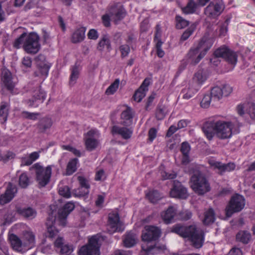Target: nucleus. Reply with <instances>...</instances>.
I'll list each match as a JSON object with an SVG mask.
<instances>
[{"label": "nucleus", "mask_w": 255, "mask_h": 255, "mask_svg": "<svg viewBox=\"0 0 255 255\" xmlns=\"http://www.w3.org/2000/svg\"><path fill=\"white\" fill-rule=\"evenodd\" d=\"M78 163V159L77 158L70 160L67 165L66 175H71L77 170V164Z\"/></svg>", "instance_id": "obj_40"}, {"label": "nucleus", "mask_w": 255, "mask_h": 255, "mask_svg": "<svg viewBox=\"0 0 255 255\" xmlns=\"http://www.w3.org/2000/svg\"><path fill=\"white\" fill-rule=\"evenodd\" d=\"M222 6L218 3L211 2L205 8L204 13L210 18H215L222 12Z\"/></svg>", "instance_id": "obj_23"}, {"label": "nucleus", "mask_w": 255, "mask_h": 255, "mask_svg": "<svg viewBox=\"0 0 255 255\" xmlns=\"http://www.w3.org/2000/svg\"><path fill=\"white\" fill-rule=\"evenodd\" d=\"M192 217V213L189 211L181 212L179 214V218L183 221L189 220Z\"/></svg>", "instance_id": "obj_60"}, {"label": "nucleus", "mask_w": 255, "mask_h": 255, "mask_svg": "<svg viewBox=\"0 0 255 255\" xmlns=\"http://www.w3.org/2000/svg\"><path fill=\"white\" fill-rule=\"evenodd\" d=\"M171 231L182 237L188 238L196 248H201L204 242V233L195 225L183 226L180 224L173 226Z\"/></svg>", "instance_id": "obj_1"}, {"label": "nucleus", "mask_w": 255, "mask_h": 255, "mask_svg": "<svg viewBox=\"0 0 255 255\" xmlns=\"http://www.w3.org/2000/svg\"><path fill=\"white\" fill-rule=\"evenodd\" d=\"M209 163L211 166L214 167L215 169H218V173L220 175H223L225 172L233 171L236 167V165L233 162L225 164L219 161L211 160L209 161Z\"/></svg>", "instance_id": "obj_17"}, {"label": "nucleus", "mask_w": 255, "mask_h": 255, "mask_svg": "<svg viewBox=\"0 0 255 255\" xmlns=\"http://www.w3.org/2000/svg\"><path fill=\"white\" fill-rule=\"evenodd\" d=\"M146 196L149 201L152 203H156L162 198V196L157 190H152L146 194Z\"/></svg>", "instance_id": "obj_39"}, {"label": "nucleus", "mask_w": 255, "mask_h": 255, "mask_svg": "<svg viewBox=\"0 0 255 255\" xmlns=\"http://www.w3.org/2000/svg\"><path fill=\"white\" fill-rule=\"evenodd\" d=\"M198 88H195L192 86L188 89H184L182 90L183 94V98L184 99H189L192 98L197 92Z\"/></svg>", "instance_id": "obj_41"}, {"label": "nucleus", "mask_w": 255, "mask_h": 255, "mask_svg": "<svg viewBox=\"0 0 255 255\" xmlns=\"http://www.w3.org/2000/svg\"><path fill=\"white\" fill-rule=\"evenodd\" d=\"M2 156V161L6 162L8 160L13 159L15 154L13 152L10 151H7Z\"/></svg>", "instance_id": "obj_62"}, {"label": "nucleus", "mask_w": 255, "mask_h": 255, "mask_svg": "<svg viewBox=\"0 0 255 255\" xmlns=\"http://www.w3.org/2000/svg\"><path fill=\"white\" fill-rule=\"evenodd\" d=\"M45 97V93L38 86L37 89L34 91L32 98L27 100L26 103L29 107H37L39 104L43 102Z\"/></svg>", "instance_id": "obj_15"}, {"label": "nucleus", "mask_w": 255, "mask_h": 255, "mask_svg": "<svg viewBox=\"0 0 255 255\" xmlns=\"http://www.w3.org/2000/svg\"><path fill=\"white\" fill-rule=\"evenodd\" d=\"M53 125L51 118L44 117L41 118L36 125L37 129L40 133H45L49 130Z\"/></svg>", "instance_id": "obj_26"}, {"label": "nucleus", "mask_w": 255, "mask_h": 255, "mask_svg": "<svg viewBox=\"0 0 255 255\" xmlns=\"http://www.w3.org/2000/svg\"><path fill=\"white\" fill-rule=\"evenodd\" d=\"M191 171L190 186L193 190L199 195H204L209 192L211 187L205 174L198 167L193 168Z\"/></svg>", "instance_id": "obj_2"}, {"label": "nucleus", "mask_w": 255, "mask_h": 255, "mask_svg": "<svg viewBox=\"0 0 255 255\" xmlns=\"http://www.w3.org/2000/svg\"><path fill=\"white\" fill-rule=\"evenodd\" d=\"M24 239L27 241V244L32 245L35 242V236L32 232L26 231L24 234Z\"/></svg>", "instance_id": "obj_55"}, {"label": "nucleus", "mask_w": 255, "mask_h": 255, "mask_svg": "<svg viewBox=\"0 0 255 255\" xmlns=\"http://www.w3.org/2000/svg\"><path fill=\"white\" fill-rule=\"evenodd\" d=\"M176 27L177 29H182L189 24V21L185 19L179 15H176L175 17Z\"/></svg>", "instance_id": "obj_46"}, {"label": "nucleus", "mask_w": 255, "mask_h": 255, "mask_svg": "<svg viewBox=\"0 0 255 255\" xmlns=\"http://www.w3.org/2000/svg\"><path fill=\"white\" fill-rule=\"evenodd\" d=\"M170 196L180 199H186L188 196L187 189L180 182H174L173 188L170 191Z\"/></svg>", "instance_id": "obj_16"}, {"label": "nucleus", "mask_w": 255, "mask_h": 255, "mask_svg": "<svg viewBox=\"0 0 255 255\" xmlns=\"http://www.w3.org/2000/svg\"><path fill=\"white\" fill-rule=\"evenodd\" d=\"M211 40L206 37H203L198 44L192 47L187 54L189 62L196 65L205 56L207 52L212 46Z\"/></svg>", "instance_id": "obj_3"}, {"label": "nucleus", "mask_w": 255, "mask_h": 255, "mask_svg": "<svg viewBox=\"0 0 255 255\" xmlns=\"http://www.w3.org/2000/svg\"><path fill=\"white\" fill-rule=\"evenodd\" d=\"M86 30V29L84 27L77 28L71 35V42L73 43H78L83 41L85 38Z\"/></svg>", "instance_id": "obj_29"}, {"label": "nucleus", "mask_w": 255, "mask_h": 255, "mask_svg": "<svg viewBox=\"0 0 255 255\" xmlns=\"http://www.w3.org/2000/svg\"><path fill=\"white\" fill-rule=\"evenodd\" d=\"M75 208V205L72 202H68L58 211V220L59 224L62 226H65L66 223V219L68 215Z\"/></svg>", "instance_id": "obj_18"}, {"label": "nucleus", "mask_w": 255, "mask_h": 255, "mask_svg": "<svg viewBox=\"0 0 255 255\" xmlns=\"http://www.w3.org/2000/svg\"><path fill=\"white\" fill-rule=\"evenodd\" d=\"M217 119L210 118L203 125L202 129L206 137L212 140L216 133Z\"/></svg>", "instance_id": "obj_14"}, {"label": "nucleus", "mask_w": 255, "mask_h": 255, "mask_svg": "<svg viewBox=\"0 0 255 255\" xmlns=\"http://www.w3.org/2000/svg\"><path fill=\"white\" fill-rule=\"evenodd\" d=\"M166 107L162 105H158L156 111V118L158 120H162L167 114Z\"/></svg>", "instance_id": "obj_43"}, {"label": "nucleus", "mask_w": 255, "mask_h": 255, "mask_svg": "<svg viewBox=\"0 0 255 255\" xmlns=\"http://www.w3.org/2000/svg\"><path fill=\"white\" fill-rule=\"evenodd\" d=\"M39 115L38 113H30L27 111H23L21 113V116L23 119L31 120H36Z\"/></svg>", "instance_id": "obj_50"}, {"label": "nucleus", "mask_w": 255, "mask_h": 255, "mask_svg": "<svg viewBox=\"0 0 255 255\" xmlns=\"http://www.w3.org/2000/svg\"><path fill=\"white\" fill-rule=\"evenodd\" d=\"M133 114L132 109L127 107L121 114V125L127 127L131 125L133 121Z\"/></svg>", "instance_id": "obj_25"}, {"label": "nucleus", "mask_w": 255, "mask_h": 255, "mask_svg": "<svg viewBox=\"0 0 255 255\" xmlns=\"http://www.w3.org/2000/svg\"><path fill=\"white\" fill-rule=\"evenodd\" d=\"M199 4L194 0H189L186 5L182 8V12L185 14H192L196 11Z\"/></svg>", "instance_id": "obj_36"}, {"label": "nucleus", "mask_w": 255, "mask_h": 255, "mask_svg": "<svg viewBox=\"0 0 255 255\" xmlns=\"http://www.w3.org/2000/svg\"><path fill=\"white\" fill-rule=\"evenodd\" d=\"M79 75V71L76 66H74L72 68L71 74L70 76L69 83L71 85H73L76 83L77 79Z\"/></svg>", "instance_id": "obj_47"}, {"label": "nucleus", "mask_w": 255, "mask_h": 255, "mask_svg": "<svg viewBox=\"0 0 255 255\" xmlns=\"http://www.w3.org/2000/svg\"><path fill=\"white\" fill-rule=\"evenodd\" d=\"M196 25L195 24H191L190 26L183 32L181 36L180 40L181 41H185L187 40L194 31L196 29Z\"/></svg>", "instance_id": "obj_48"}, {"label": "nucleus", "mask_w": 255, "mask_h": 255, "mask_svg": "<svg viewBox=\"0 0 255 255\" xmlns=\"http://www.w3.org/2000/svg\"><path fill=\"white\" fill-rule=\"evenodd\" d=\"M206 76L203 74L202 71H198L194 75L193 78L194 83L192 86L195 88H198L199 90L201 86L206 80Z\"/></svg>", "instance_id": "obj_34"}, {"label": "nucleus", "mask_w": 255, "mask_h": 255, "mask_svg": "<svg viewBox=\"0 0 255 255\" xmlns=\"http://www.w3.org/2000/svg\"><path fill=\"white\" fill-rule=\"evenodd\" d=\"M66 244L62 237H58L54 242V245L56 251H59Z\"/></svg>", "instance_id": "obj_57"}, {"label": "nucleus", "mask_w": 255, "mask_h": 255, "mask_svg": "<svg viewBox=\"0 0 255 255\" xmlns=\"http://www.w3.org/2000/svg\"><path fill=\"white\" fill-rule=\"evenodd\" d=\"M232 124L231 122H226L217 119L216 133L217 137L221 139L229 138L232 134Z\"/></svg>", "instance_id": "obj_12"}, {"label": "nucleus", "mask_w": 255, "mask_h": 255, "mask_svg": "<svg viewBox=\"0 0 255 255\" xmlns=\"http://www.w3.org/2000/svg\"><path fill=\"white\" fill-rule=\"evenodd\" d=\"M176 213V208L174 206H170L166 211L161 213V216L166 224H169L173 220Z\"/></svg>", "instance_id": "obj_28"}, {"label": "nucleus", "mask_w": 255, "mask_h": 255, "mask_svg": "<svg viewBox=\"0 0 255 255\" xmlns=\"http://www.w3.org/2000/svg\"><path fill=\"white\" fill-rule=\"evenodd\" d=\"M35 61L38 70L34 72L35 77H40L44 80L48 75L50 65L46 61L45 56L42 54L38 55L35 58Z\"/></svg>", "instance_id": "obj_11"}, {"label": "nucleus", "mask_w": 255, "mask_h": 255, "mask_svg": "<svg viewBox=\"0 0 255 255\" xmlns=\"http://www.w3.org/2000/svg\"><path fill=\"white\" fill-rule=\"evenodd\" d=\"M59 193L64 197L68 198L71 196V192L70 188L67 186L60 187L59 188Z\"/></svg>", "instance_id": "obj_51"}, {"label": "nucleus", "mask_w": 255, "mask_h": 255, "mask_svg": "<svg viewBox=\"0 0 255 255\" xmlns=\"http://www.w3.org/2000/svg\"><path fill=\"white\" fill-rule=\"evenodd\" d=\"M123 243L124 247L131 248L136 244L138 241L137 235L132 231L127 232L122 237Z\"/></svg>", "instance_id": "obj_22"}, {"label": "nucleus", "mask_w": 255, "mask_h": 255, "mask_svg": "<svg viewBox=\"0 0 255 255\" xmlns=\"http://www.w3.org/2000/svg\"><path fill=\"white\" fill-rule=\"evenodd\" d=\"M11 246L13 250L20 252L22 251V242L20 239L15 235L11 234L9 236Z\"/></svg>", "instance_id": "obj_37"}, {"label": "nucleus", "mask_w": 255, "mask_h": 255, "mask_svg": "<svg viewBox=\"0 0 255 255\" xmlns=\"http://www.w3.org/2000/svg\"><path fill=\"white\" fill-rule=\"evenodd\" d=\"M16 192V186L9 182L5 193L0 196V204L4 205L9 202L13 198Z\"/></svg>", "instance_id": "obj_19"}, {"label": "nucleus", "mask_w": 255, "mask_h": 255, "mask_svg": "<svg viewBox=\"0 0 255 255\" xmlns=\"http://www.w3.org/2000/svg\"><path fill=\"white\" fill-rule=\"evenodd\" d=\"M9 110V105L6 102H1L0 105V120L5 122L7 120Z\"/></svg>", "instance_id": "obj_35"}, {"label": "nucleus", "mask_w": 255, "mask_h": 255, "mask_svg": "<svg viewBox=\"0 0 255 255\" xmlns=\"http://www.w3.org/2000/svg\"><path fill=\"white\" fill-rule=\"evenodd\" d=\"M212 101V98L209 94H205L200 103L201 106L203 108H207L209 107Z\"/></svg>", "instance_id": "obj_54"}, {"label": "nucleus", "mask_w": 255, "mask_h": 255, "mask_svg": "<svg viewBox=\"0 0 255 255\" xmlns=\"http://www.w3.org/2000/svg\"><path fill=\"white\" fill-rule=\"evenodd\" d=\"M89 192V190L80 186L79 188L73 190L72 194L75 197H81L88 194Z\"/></svg>", "instance_id": "obj_49"}, {"label": "nucleus", "mask_w": 255, "mask_h": 255, "mask_svg": "<svg viewBox=\"0 0 255 255\" xmlns=\"http://www.w3.org/2000/svg\"><path fill=\"white\" fill-rule=\"evenodd\" d=\"M73 246L72 244L67 243L65 245L63 246L62 248H61L60 250H59V252L61 255H70L73 252Z\"/></svg>", "instance_id": "obj_53"}, {"label": "nucleus", "mask_w": 255, "mask_h": 255, "mask_svg": "<svg viewBox=\"0 0 255 255\" xmlns=\"http://www.w3.org/2000/svg\"><path fill=\"white\" fill-rule=\"evenodd\" d=\"M101 239L94 236L89 240L88 244L83 246L79 251V255H100Z\"/></svg>", "instance_id": "obj_5"}, {"label": "nucleus", "mask_w": 255, "mask_h": 255, "mask_svg": "<svg viewBox=\"0 0 255 255\" xmlns=\"http://www.w3.org/2000/svg\"><path fill=\"white\" fill-rule=\"evenodd\" d=\"M251 239V234L246 231H240L236 235L237 241L244 244H247Z\"/></svg>", "instance_id": "obj_38"}, {"label": "nucleus", "mask_w": 255, "mask_h": 255, "mask_svg": "<svg viewBox=\"0 0 255 255\" xmlns=\"http://www.w3.org/2000/svg\"><path fill=\"white\" fill-rule=\"evenodd\" d=\"M107 227L108 233L111 234L115 232H122L124 231L125 226L120 220L118 213L113 212L109 214Z\"/></svg>", "instance_id": "obj_8"}, {"label": "nucleus", "mask_w": 255, "mask_h": 255, "mask_svg": "<svg viewBox=\"0 0 255 255\" xmlns=\"http://www.w3.org/2000/svg\"><path fill=\"white\" fill-rule=\"evenodd\" d=\"M39 39V37L36 33L31 32L27 34L23 45V48L25 51L30 54L37 53L41 47Z\"/></svg>", "instance_id": "obj_6"}, {"label": "nucleus", "mask_w": 255, "mask_h": 255, "mask_svg": "<svg viewBox=\"0 0 255 255\" xmlns=\"http://www.w3.org/2000/svg\"><path fill=\"white\" fill-rule=\"evenodd\" d=\"M204 218L203 220L204 224L209 225L213 224L215 220V213L213 208H210L204 212Z\"/></svg>", "instance_id": "obj_33"}, {"label": "nucleus", "mask_w": 255, "mask_h": 255, "mask_svg": "<svg viewBox=\"0 0 255 255\" xmlns=\"http://www.w3.org/2000/svg\"><path fill=\"white\" fill-rule=\"evenodd\" d=\"M161 235L160 229L151 225H146L142 231L141 239L143 242L150 243L157 240Z\"/></svg>", "instance_id": "obj_9"}, {"label": "nucleus", "mask_w": 255, "mask_h": 255, "mask_svg": "<svg viewBox=\"0 0 255 255\" xmlns=\"http://www.w3.org/2000/svg\"><path fill=\"white\" fill-rule=\"evenodd\" d=\"M97 49L100 51H103L104 50L108 52L112 50V46L110 39L107 35H104L98 44Z\"/></svg>", "instance_id": "obj_31"}, {"label": "nucleus", "mask_w": 255, "mask_h": 255, "mask_svg": "<svg viewBox=\"0 0 255 255\" xmlns=\"http://www.w3.org/2000/svg\"><path fill=\"white\" fill-rule=\"evenodd\" d=\"M55 220L52 218L50 219V217H48L47 221L46 223L47 226V236L49 238H54L58 235L59 232L58 230L53 226V221Z\"/></svg>", "instance_id": "obj_32"}, {"label": "nucleus", "mask_w": 255, "mask_h": 255, "mask_svg": "<svg viewBox=\"0 0 255 255\" xmlns=\"http://www.w3.org/2000/svg\"><path fill=\"white\" fill-rule=\"evenodd\" d=\"M161 174L163 180L174 179L177 176L176 174L173 171L170 173H168L166 171H162Z\"/></svg>", "instance_id": "obj_61"}, {"label": "nucleus", "mask_w": 255, "mask_h": 255, "mask_svg": "<svg viewBox=\"0 0 255 255\" xmlns=\"http://www.w3.org/2000/svg\"><path fill=\"white\" fill-rule=\"evenodd\" d=\"M27 34L26 33L24 32L18 38H16L13 42V47L16 49L19 48L21 45L23 44V42L25 41V38L27 36Z\"/></svg>", "instance_id": "obj_52"}, {"label": "nucleus", "mask_w": 255, "mask_h": 255, "mask_svg": "<svg viewBox=\"0 0 255 255\" xmlns=\"http://www.w3.org/2000/svg\"><path fill=\"white\" fill-rule=\"evenodd\" d=\"M232 92V88L226 85L222 87L216 86L213 87L209 94L212 98V101H218L222 99L223 96H227Z\"/></svg>", "instance_id": "obj_13"}, {"label": "nucleus", "mask_w": 255, "mask_h": 255, "mask_svg": "<svg viewBox=\"0 0 255 255\" xmlns=\"http://www.w3.org/2000/svg\"><path fill=\"white\" fill-rule=\"evenodd\" d=\"M120 50L121 52V57L124 58L128 55L130 52V48L128 45L124 44L120 47Z\"/></svg>", "instance_id": "obj_58"}, {"label": "nucleus", "mask_w": 255, "mask_h": 255, "mask_svg": "<svg viewBox=\"0 0 255 255\" xmlns=\"http://www.w3.org/2000/svg\"><path fill=\"white\" fill-rule=\"evenodd\" d=\"M109 14L115 22L121 20L126 16V12L121 5H114L109 9Z\"/></svg>", "instance_id": "obj_21"}, {"label": "nucleus", "mask_w": 255, "mask_h": 255, "mask_svg": "<svg viewBox=\"0 0 255 255\" xmlns=\"http://www.w3.org/2000/svg\"><path fill=\"white\" fill-rule=\"evenodd\" d=\"M106 178L105 171L103 169H100L96 173L95 180L96 181L104 180Z\"/></svg>", "instance_id": "obj_63"}, {"label": "nucleus", "mask_w": 255, "mask_h": 255, "mask_svg": "<svg viewBox=\"0 0 255 255\" xmlns=\"http://www.w3.org/2000/svg\"><path fill=\"white\" fill-rule=\"evenodd\" d=\"M34 167L35 168L36 179L39 186L41 187L45 186L50 181L52 166L49 165L46 168H44L38 164H35Z\"/></svg>", "instance_id": "obj_7"}, {"label": "nucleus", "mask_w": 255, "mask_h": 255, "mask_svg": "<svg viewBox=\"0 0 255 255\" xmlns=\"http://www.w3.org/2000/svg\"><path fill=\"white\" fill-rule=\"evenodd\" d=\"M191 149L190 144L188 142L185 141L182 143L180 147V151L182 153L181 163L186 165L190 162L189 152Z\"/></svg>", "instance_id": "obj_30"}, {"label": "nucleus", "mask_w": 255, "mask_h": 255, "mask_svg": "<svg viewBox=\"0 0 255 255\" xmlns=\"http://www.w3.org/2000/svg\"><path fill=\"white\" fill-rule=\"evenodd\" d=\"M245 206V199L244 196L236 194L232 196L226 207V216L230 217L235 213L241 211Z\"/></svg>", "instance_id": "obj_4"}, {"label": "nucleus", "mask_w": 255, "mask_h": 255, "mask_svg": "<svg viewBox=\"0 0 255 255\" xmlns=\"http://www.w3.org/2000/svg\"><path fill=\"white\" fill-rule=\"evenodd\" d=\"M120 81L119 79H116L113 83L107 89L105 93L107 95H113L118 90Z\"/></svg>", "instance_id": "obj_44"}, {"label": "nucleus", "mask_w": 255, "mask_h": 255, "mask_svg": "<svg viewBox=\"0 0 255 255\" xmlns=\"http://www.w3.org/2000/svg\"><path fill=\"white\" fill-rule=\"evenodd\" d=\"M30 183V180L26 173H22L19 176L18 184L20 187L26 188Z\"/></svg>", "instance_id": "obj_42"}, {"label": "nucleus", "mask_w": 255, "mask_h": 255, "mask_svg": "<svg viewBox=\"0 0 255 255\" xmlns=\"http://www.w3.org/2000/svg\"><path fill=\"white\" fill-rule=\"evenodd\" d=\"M112 132L113 134L120 135L124 139H129L132 134V130L130 128L126 127H120L117 126L113 127Z\"/></svg>", "instance_id": "obj_27"}, {"label": "nucleus", "mask_w": 255, "mask_h": 255, "mask_svg": "<svg viewBox=\"0 0 255 255\" xmlns=\"http://www.w3.org/2000/svg\"><path fill=\"white\" fill-rule=\"evenodd\" d=\"M99 143L98 140L95 138H86L85 145L87 150L92 151L95 149Z\"/></svg>", "instance_id": "obj_45"}, {"label": "nucleus", "mask_w": 255, "mask_h": 255, "mask_svg": "<svg viewBox=\"0 0 255 255\" xmlns=\"http://www.w3.org/2000/svg\"><path fill=\"white\" fill-rule=\"evenodd\" d=\"M216 58H223L227 62L233 65H235L237 62L238 54L234 51L230 49L225 46H223L216 49L214 53Z\"/></svg>", "instance_id": "obj_10"}, {"label": "nucleus", "mask_w": 255, "mask_h": 255, "mask_svg": "<svg viewBox=\"0 0 255 255\" xmlns=\"http://www.w3.org/2000/svg\"><path fill=\"white\" fill-rule=\"evenodd\" d=\"M15 211L19 215L25 219L32 220L35 218L37 215V212L34 208L31 207H21L16 206Z\"/></svg>", "instance_id": "obj_24"}, {"label": "nucleus", "mask_w": 255, "mask_h": 255, "mask_svg": "<svg viewBox=\"0 0 255 255\" xmlns=\"http://www.w3.org/2000/svg\"><path fill=\"white\" fill-rule=\"evenodd\" d=\"M248 112L250 115L251 118L255 120V104L253 103H248Z\"/></svg>", "instance_id": "obj_59"}, {"label": "nucleus", "mask_w": 255, "mask_h": 255, "mask_svg": "<svg viewBox=\"0 0 255 255\" xmlns=\"http://www.w3.org/2000/svg\"><path fill=\"white\" fill-rule=\"evenodd\" d=\"M146 92V91H142V90H140V88H139L133 96L134 100L137 102H140L145 97Z\"/></svg>", "instance_id": "obj_56"}, {"label": "nucleus", "mask_w": 255, "mask_h": 255, "mask_svg": "<svg viewBox=\"0 0 255 255\" xmlns=\"http://www.w3.org/2000/svg\"><path fill=\"white\" fill-rule=\"evenodd\" d=\"M2 85L10 92L13 91L15 83L12 80L11 72L6 69H3L1 74Z\"/></svg>", "instance_id": "obj_20"}, {"label": "nucleus", "mask_w": 255, "mask_h": 255, "mask_svg": "<svg viewBox=\"0 0 255 255\" xmlns=\"http://www.w3.org/2000/svg\"><path fill=\"white\" fill-rule=\"evenodd\" d=\"M78 179L79 182L80 187H84L85 188L88 189V190L89 189L90 185L86 178L83 176H79L78 177Z\"/></svg>", "instance_id": "obj_64"}]
</instances>
